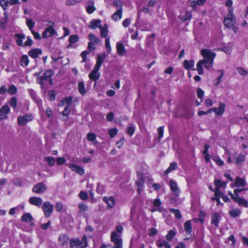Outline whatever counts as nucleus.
<instances>
[{
    "instance_id": "nucleus-1",
    "label": "nucleus",
    "mask_w": 248,
    "mask_h": 248,
    "mask_svg": "<svg viewBox=\"0 0 248 248\" xmlns=\"http://www.w3.org/2000/svg\"><path fill=\"white\" fill-rule=\"evenodd\" d=\"M201 53L204 58L200 60L197 64V70L199 74H203V65L206 69H210L212 67L214 60L216 57V54L208 49H202L201 50Z\"/></svg>"
},
{
    "instance_id": "nucleus-2",
    "label": "nucleus",
    "mask_w": 248,
    "mask_h": 248,
    "mask_svg": "<svg viewBox=\"0 0 248 248\" xmlns=\"http://www.w3.org/2000/svg\"><path fill=\"white\" fill-rule=\"evenodd\" d=\"M176 233L174 230H170L168 232L166 236V240L159 239L156 241V245L158 248H162L164 247L165 248H171V245L169 243L170 241L175 236Z\"/></svg>"
},
{
    "instance_id": "nucleus-3",
    "label": "nucleus",
    "mask_w": 248,
    "mask_h": 248,
    "mask_svg": "<svg viewBox=\"0 0 248 248\" xmlns=\"http://www.w3.org/2000/svg\"><path fill=\"white\" fill-rule=\"evenodd\" d=\"M53 75V72L52 70H47L45 72L43 76H40L37 78V82L41 85H43L44 83L46 82L52 84V80L51 77Z\"/></svg>"
},
{
    "instance_id": "nucleus-4",
    "label": "nucleus",
    "mask_w": 248,
    "mask_h": 248,
    "mask_svg": "<svg viewBox=\"0 0 248 248\" xmlns=\"http://www.w3.org/2000/svg\"><path fill=\"white\" fill-rule=\"evenodd\" d=\"M235 23V19L233 14V9L229 8L227 16L224 19V24L228 28L233 27Z\"/></svg>"
},
{
    "instance_id": "nucleus-5",
    "label": "nucleus",
    "mask_w": 248,
    "mask_h": 248,
    "mask_svg": "<svg viewBox=\"0 0 248 248\" xmlns=\"http://www.w3.org/2000/svg\"><path fill=\"white\" fill-rule=\"evenodd\" d=\"M111 241L114 244L113 248H122L123 241L120 234L116 232H112L111 233Z\"/></svg>"
},
{
    "instance_id": "nucleus-6",
    "label": "nucleus",
    "mask_w": 248,
    "mask_h": 248,
    "mask_svg": "<svg viewBox=\"0 0 248 248\" xmlns=\"http://www.w3.org/2000/svg\"><path fill=\"white\" fill-rule=\"evenodd\" d=\"M72 101V98L71 97H66L62 101L60 102L59 104V106L60 107L64 105H66V106L65 107L64 109L62 111V113L63 115L67 116L69 112V107L71 106Z\"/></svg>"
},
{
    "instance_id": "nucleus-7",
    "label": "nucleus",
    "mask_w": 248,
    "mask_h": 248,
    "mask_svg": "<svg viewBox=\"0 0 248 248\" xmlns=\"http://www.w3.org/2000/svg\"><path fill=\"white\" fill-rule=\"evenodd\" d=\"M50 25L46 27L43 32L42 35L44 38L51 37L56 33L54 28V23L53 22H50Z\"/></svg>"
},
{
    "instance_id": "nucleus-8",
    "label": "nucleus",
    "mask_w": 248,
    "mask_h": 248,
    "mask_svg": "<svg viewBox=\"0 0 248 248\" xmlns=\"http://www.w3.org/2000/svg\"><path fill=\"white\" fill-rule=\"evenodd\" d=\"M54 206L48 202H45L43 204L42 209L46 217H49L52 214Z\"/></svg>"
},
{
    "instance_id": "nucleus-9",
    "label": "nucleus",
    "mask_w": 248,
    "mask_h": 248,
    "mask_svg": "<svg viewBox=\"0 0 248 248\" xmlns=\"http://www.w3.org/2000/svg\"><path fill=\"white\" fill-rule=\"evenodd\" d=\"M32 119V116L30 114L19 116L17 118L18 124L20 125H24L29 122L31 121Z\"/></svg>"
},
{
    "instance_id": "nucleus-10",
    "label": "nucleus",
    "mask_w": 248,
    "mask_h": 248,
    "mask_svg": "<svg viewBox=\"0 0 248 248\" xmlns=\"http://www.w3.org/2000/svg\"><path fill=\"white\" fill-rule=\"evenodd\" d=\"M28 91L34 101L37 103L39 110H43L42 102L40 98L37 96L35 91L31 89H29Z\"/></svg>"
},
{
    "instance_id": "nucleus-11",
    "label": "nucleus",
    "mask_w": 248,
    "mask_h": 248,
    "mask_svg": "<svg viewBox=\"0 0 248 248\" xmlns=\"http://www.w3.org/2000/svg\"><path fill=\"white\" fill-rule=\"evenodd\" d=\"M169 186L173 194L176 196H178L179 195L180 190L178 187L177 183L171 179L169 181Z\"/></svg>"
},
{
    "instance_id": "nucleus-12",
    "label": "nucleus",
    "mask_w": 248,
    "mask_h": 248,
    "mask_svg": "<svg viewBox=\"0 0 248 248\" xmlns=\"http://www.w3.org/2000/svg\"><path fill=\"white\" fill-rule=\"evenodd\" d=\"M10 109L8 105L3 106L0 109V121L3 119H7V115L10 112Z\"/></svg>"
},
{
    "instance_id": "nucleus-13",
    "label": "nucleus",
    "mask_w": 248,
    "mask_h": 248,
    "mask_svg": "<svg viewBox=\"0 0 248 248\" xmlns=\"http://www.w3.org/2000/svg\"><path fill=\"white\" fill-rule=\"evenodd\" d=\"M46 190V186L43 183H39L36 184L33 187L32 190L36 193H41L44 192Z\"/></svg>"
},
{
    "instance_id": "nucleus-14",
    "label": "nucleus",
    "mask_w": 248,
    "mask_h": 248,
    "mask_svg": "<svg viewBox=\"0 0 248 248\" xmlns=\"http://www.w3.org/2000/svg\"><path fill=\"white\" fill-rule=\"evenodd\" d=\"M99 69L100 68L94 66L93 70L89 75L91 80L95 81L99 79L100 76V74L98 72Z\"/></svg>"
},
{
    "instance_id": "nucleus-15",
    "label": "nucleus",
    "mask_w": 248,
    "mask_h": 248,
    "mask_svg": "<svg viewBox=\"0 0 248 248\" xmlns=\"http://www.w3.org/2000/svg\"><path fill=\"white\" fill-rule=\"evenodd\" d=\"M226 105L224 103L220 102L218 108H214V112L216 115L221 116L225 112Z\"/></svg>"
},
{
    "instance_id": "nucleus-16",
    "label": "nucleus",
    "mask_w": 248,
    "mask_h": 248,
    "mask_svg": "<svg viewBox=\"0 0 248 248\" xmlns=\"http://www.w3.org/2000/svg\"><path fill=\"white\" fill-rule=\"evenodd\" d=\"M144 179L142 175H140L138 177V179L136 182V184L138 186V190L137 191L139 194H140L141 191L142 190L144 184Z\"/></svg>"
},
{
    "instance_id": "nucleus-17",
    "label": "nucleus",
    "mask_w": 248,
    "mask_h": 248,
    "mask_svg": "<svg viewBox=\"0 0 248 248\" xmlns=\"http://www.w3.org/2000/svg\"><path fill=\"white\" fill-rule=\"evenodd\" d=\"M103 201L107 204L108 208L111 209L114 206L115 200L114 197L105 196L103 198Z\"/></svg>"
},
{
    "instance_id": "nucleus-18",
    "label": "nucleus",
    "mask_w": 248,
    "mask_h": 248,
    "mask_svg": "<svg viewBox=\"0 0 248 248\" xmlns=\"http://www.w3.org/2000/svg\"><path fill=\"white\" fill-rule=\"evenodd\" d=\"M29 202L31 205L39 207L42 204L43 201L39 197H32L29 199Z\"/></svg>"
},
{
    "instance_id": "nucleus-19",
    "label": "nucleus",
    "mask_w": 248,
    "mask_h": 248,
    "mask_svg": "<svg viewBox=\"0 0 248 248\" xmlns=\"http://www.w3.org/2000/svg\"><path fill=\"white\" fill-rule=\"evenodd\" d=\"M21 219L23 222H29L31 226L34 225V223L32 222L33 217L30 213H26L24 214Z\"/></svg>"
},
{
    "instance_id": "nucleus-20",
    "label": "nucleus",
    "mask_w": 248,
    "mask_h": 248,
    "mask_svg": "<svg viewBox=\"0 0 248 248\" xmlns=\"http://www.w3.org/2000/svg\"><path fill=\"white\" fill-rule=\"evenodd\" d=\"M116 49L118 54L120 56L124 55L126 52V50L123 44L121 42L117 43Z\"/></svg>"
},
{
    "instance_id": "nucleus-21",
    "label": "nucleus",
    "mask_w": 248,
    "mask_h": 248,
    "mask_svg": "<svg viewBox=\"0 0 248 248\" xmlns=\"http://www.w3.org/2000/svg\"><path fill=\"white\" fill-rule=\"evenodd\" d=\"M220 217V215L218 213H214L211 217V224L217 227Z\"/></svg>"
},
{
    "instance_id": "nucleus-22",
    "label": "nucleus",
    "mask_w": 248,
    "mask_h": 248,
    "mask_svg": "<svg viewBox=\"0 0 248 248\" xmlns=\"http://www.w3.org/2000/svg\"><path fill=\"white\" fill-rule=\"evenodd\" d=\"M42 53L41 49L39 48L33 49L29 51V55L33 59L37 58Z\"/></svg>"
},
{
    "instance_id": "nucleus-23",
    "label": "nucleus",
    "mask_w": 248,
    "mask_h": 248,
    "mask_svg": "<svg viewBox=\"0 0 248 248\" xmlns=\"http://www.w3.org/2000/svg\"><path fill=\"white\" fill-rule=\"evenodd\" d=\"M192 16V13L191 12L186 11L185 12L184 14H181L179 16L180 20L182 22L186 21V20H189L191 19Z\"/></svg>"
},
{
    "instance_id": "nucleus-24",
    "label": "nucleus",
    "mask_w": 248,
    "mask_h": 248,
    "mask_svg": "<svg viewBox=\"0 0 248 248\" xmlns=\"http://www.w3.org/2000/svg\"><path fill=\"white\" fill-rule=\"evenodd\" d=\"M106 58V55L105 53H103L101 55H98L97 56V59L96 61V63L94 65V67L100 68L102 63L104 62V59Z\"/></svg>"
},
{
    "instance_id": "nucleus-25",
    "label": "nucleus",
    "mask_w": 248,
    "mask_h": 248,
    "mask_svg": "<svg viewBox=\"0 0 248 248\" xmlns=\"http://www.w3.org/2000/svg\"><path fill=\"white\" fill-rule=\"evenodd\" d=\"M123 13V9L122 8H120L117 10L114 14H113L112 16V18L114 21H116L120 20L122 16Z\"/></svg>"
},
{
    "instance_id": "nucleus-26",
    "label": "nucleus",
    "mask_w": 248,
    "mask_h": 248,
    "mask_svg": "<svg viewBox=\"0 0 248 248\" xmlns=\"http://www.w3.org/2000/svg\"><path fill=\"white\" fill-rule=\"evenodd\" d=\"M101 21L99 19H93L89 23V27L92 29H94L97 27L99 28L100 25H101Z\"/></svg>"
},
{
    "instance_id": "nucleus-27",
    "label": "nucleus",
    "mask_w": 248,
    "mask_h": 248,
    "mask_svg": "<svg viewBox=\"0 0 248 248\" xmlns=\"http://www.w3.org/2000/svg\"><path fill=\"white\" fill-rule=\"evenodd\" d=\"M246 183L244 179L239 177L235 179L234 186L235 187H241L246 185Z\"/></svg>"
},
{
    "instance_id": "nucleus-28",
    "label": "nucleus",
    "mask_w": 248,
    "mask_h": 248,
    "mask_svg": "<svg viewBox=\"0 0 248 248\" xmlns=\"http://www.w3.org/2000/svg\"><path fill=\"white\" fill-rule=\"evenodd\" d=\"M86 10L89 14H92L94 11L95 8L94 6L93 1L90 0L88 1L86 6Z\"/></svg>"
},
{
    "instance_id": "nucleus-29",
    "label": "nucleus",
    "mask_w": 248,
    "mask_h": 248,
    "mask_svg": "<svg viewBox=\"0 0 248 248\" xmlns=\"http://www.w3.org/2000/svg\"><path fill=\"white\" fill-rule=\"evenodd\" d=\"M99 29H100L101 31V37L103 38H107L108 32L107 25L105 24L103 27H102V25H100Z\"/></svg>"
},
{
    "instance_id": "nucleus-30",
    "label": "nucleus",
    "mask_w": 248,
    "mask_h": 248,
    "mask_svg": "<svg viewBox=\"0 0 248 248\" xmlns=\"http://www.w3.org/2000/svg\"><path fill=\"white\" fill-rule=\"evenodd\" d=\"M234 201L238 203L240 205H243L246 207H248V202L246 200L241 197H237L235 198V200Z\"/></svg>"
},
{
    "instance_id": "nucleus-31",
    "label": "nucleus",
    "mask_w": 248,
    "mask_h": 248,
    "mask_svg": "<svg viewBox=\"0 0 248 248\" xmlns=\"http://www.w3.org/2000/svg\"><path fill=\"white\" fill-rule=\"evenodd\" d=\"M215 185L216 186V189H220L221 187H226V183L224 182H221L220 180H216L214 182Z\"/></svg>"
},
{
    "instance_id": "nucleus-32",
    "label": "nucleus",
    "mask_w": 248,
    "mask_h": 248,
    "mask_svg": "<svg viewBox=\"0 0 248 248\" xmlns=\"http://www.w3.org/2000/svg\"><path fill=\"white\" fill-rule=\"evenodd\" d=\"M16 42L18 46H21L23 45V41L25 39V36L20 34H16Z\"/></svg>"
},
{
    "instance_id": "nucleus-33",
    "label": "nucleus",
    "mask_w": 248,
    "mask_h": 248,
    "mask_svg": "<svg viewBox=\"0 0 248 248\" xmlns=\"http://www.w3.org/2000/svg\"><path fill=\"white\" fill-rule=\"evenodd\" d=\"M87 246L88 243L87 241V237L84 235L80 241L78 240V247H80L81 248H84L87 247Z\"/></svg>"
},
{
    "instance_id": "nucleus-34",
    "label": "nucleus",
    "mask_w": 248,
    "mask_h": 248,
    "mask_svg": "<svg viewBox=\"0 0 248 248\" xmlns=\"http://www.w3.org/2000/svg\"><path fill=\"white\" fill-rule=\"evenodd\" d=\"M184 229L186 233L190 234L192 231V227L191 224V221L188 220L184 224Z\"/></svg>"
},
{
    "instance_id": "nucleus-35",
    "label": "nucleus",
    "mask_w": 248,
    "mask_h": 248,
    "mask_svg": "<svg viewBox=\"0 0 248 248\" xmlns=\"http://www.w3.org/2000/svg\"><path fill=\"white\" fill-rule=\"evenodd\" d=\"M194 61L193 60H190L188 61L187 60H185L184 62V66L185 69L188 70L194 66Z\"/></svg>"
},
{
    "instance_id": "nucleus-36",
    "label": "nucleus",
    "mask_w": 248,
    "mask_h": 248,
    "mask_svg": "<svg viewBox=\"0 0 248 248\" xmlns=\"http://www.w3.org/2000/svg\"><path fill=\"white\" fill-rule=\"evenodd\" d=\"M170 211L174 214L175 217L177 219H181L182 217V216L181 214L180 211L179 209H176L174 208H170Z\"/></svg>"
},
{
    "instance_id": "nucleus-37",
    "label": "nucleus",
    "mask_w": 248,
    "mask_h": 248,
    "mask_svg": "<svg viewBox=\"0 0 248 248\" xmlns=\"http://www.w3.org/2000/svg\"><path fill=\"white\" fill-rule=\"evenodd\" d=\"M177 168V164L176 162L171 163L169 168L165 170V173L168 174L172 170H175Z\"/></svg>"
},
{
    "instance_id": "nucleus-38",
    "label": "nucleus",
    "mask_w": 248,
    "mask_h": 248,
    "mask_svg": "<svg viewBox=\"0 0 248 248\" xmlns=\"http://www.w3.org/2000/svg\"><path fill=\"white\" fill-rule=\"evenodd\" d=\"M78 41V36L76 35H71L69 38V44L67 45L68 48L73 46V44Z\"/></svg>"
},
{
    "instance_id": "nucleus-39",
    "label": "nucleus",
    "mask_w": 248,
    "mask_h": 248,
    "mask_svg": "<svg viewBox=\"0 0 248 248\" xmlns=\"http://www.w3.org/2000/svg\"><path fill=\"white\" fill-rule=\"evenodd\" d=\"M89 39L90 40V42H93L95 44H99L100 42L99 39L91 33L89 34Z\"/></svg>"
},
{
    "instance_id": "nucleus-40",
    "label": "nucleus",
    "mask_w": 248,
    "mask_h": 248,
    "mask_svg": "<svg viewBox=\"0 0 248 248\" xmlns=\"http://www.w3.org/2000/svg\"><path fill=\"white\" fill-rule=\"evenodd\" d=\"M29 62V60L27 55H23L20 60V63L22 66H27Z\"/></svg>"
},
{
    "instance_id": "nucleus-41",
    "label": "nucleus",
    "mask_w": 248,
    "mask_h": 248,
    "mask_svg": "<svg viewBox=\"0 0 248 248\" xmlns=\"http://www.w3.org/2000/svg\"><path fill=\"white\" fill-rule=\"evenodd\" d=\"M219 72L220 73V75L217 78L214 80V85L216 86H217L220 82L221 79L224 75V71L222 70H219Z\"/></svg>"
},
{
    "instance_id": "nucleus-42",
    "label": "nucleus",
    "mask_w": 248,
    "mask_h": 248,
    "mask_svg": "<svg viewBox=\"0 0 248 248\" xmlns=\"http://www.w3.org/2000/svg\"><path fill=\"white\" fill-rule=\"evenodd\" d=\"M229 213L232 217H238L240 215V211L239 209L237 208L232 209L230 211Z\"/></svg>"
},
{
    "instance_id": "nucleus-43",
    "label": "nucleus",
    "mask_w": 248,
    "mask_h": 248,
    "mask_svg": "<svg viewBox=\"0 0 248 248\" xmlns=\"http://www.w3.org/2000/svg\"><path fill=\"white\" fill-rule=\"evenodd\" d=\"M7 92L10 94L14 95L17 92V88L14 85H12L9 87Z\"/></svg>"
},
{
    "instance_id": "nucleus-44",
    "label": "nucleus",
    "mask_w": 248,
    "mask_h": 248,
    "mask_svg": "<svg viewBox=\"0 0 248 248\" xmlns=\"http://www.w3.org/2000/svg\"><path fill=\"white\" fill-rule=\"evenodd\" d=\"M78 91L81 95H84L85 94L86 91L83 82H80L78 83Z\"/></svg>"
},
{
    "instance_id": "nucleus-45",
    "label": "nucleus",
    "mask_w": 248,
    "mask_h": 248,
    "mask_svg": "<svg viewBox=\"0 0 248 248\" xmlns=\"http://www.w3.org/2000/svg\"><path fill=\"white\" fill-rule=\"evenodd\" d=\"M44 159L47 162V164L50 166H53L55 162L54 158L51 156H46L45 157Z\"/></svg>"
},
{
    "instance_id": "nucleus-46",
    "label": "nucleus",
    "mask_w": 248,
    "mask_h": 248,
    "mask_svg": "<svg viewBox=\"0 0 248 248\" xmlns=\"http://www.w3.org/2000/svg\"><path fill=\"white\" fill-rule=\"evenodd\" d=\"M10 105L13 108H15L17 106V98L16 97H12L10 101Z\"/></svg>"
},
{
    "instance_id": "nucleus-47",
    "label": "nucleus",
    "mask_w": 248,
    "mask_h": 248,
    "mask_svg": "<svg viewBox=\"0 0 248 248\" xmlns=\"http://www.w3.org/2000/svg\"><path fill=\"white\" fill-rule=\"evenodd\" d=\"M26 24L31 31H33L34 26V22L31 19H29L26 21Z\"/></svg>"
},
{
    "instance_id": "nucleus-48",
    "label": "nucleus",
    "mask_w": 248,
    "mask_h": 248,
    "mask_svg": "<svg viewBox=\"0 0 248 248\" xmlns=\"http://www.w3.org/2000/svg\"><path fill=\"white\" fill-rule=\"evenodd\" d=\"M118 130L116 128H113L109 129L108 134L110 137L112 138H114L117 134Z\"/></svg>"
},
{
    "instance_id": "nucleus-49",
    "label": "nucleus",
    "mask_w": 248,
    "mask_h": 248,
    "mask_svg": "<svg viewBox=\"0 0 248 248\" xmlns=\"http://www.w3.org/2000/svg\"><path fill=\"white\" fill-rule=\"evenodd\" d=\"M68 240V237L65 235H61L59 237V241L62 245H64Z\"/></svg>"
},
{
    "instance_id": "nucleus-50",
    "label": "nucleus",
    "mask_w": 248,
    "mask_h": 248,
    "mask_svg": "<svg viewBox=\"0 0 248 248\" xmlns=\"http://www.w3.org/2000/svg\"><path fill=\"white\" fill-rule=\"evenodd\" d=\"M96 138V135L93 133H89L87 134V139L90 141H94Z\"/></svg>"
},
{
    "instance_id": "nucleus-51",
    "label": "nucleus",
    "mask_w": 248,
    "mask_h": 248,
    "mask_svg": "<svg viewBox=\"0 0 248 248\" xmlns=\"http://www.w3.org/2000/svg\"><path fill=\"white\" fill-rule=\"evenodd\" d=\"M78 196L82 200H86L88 198L87 193L83 191H81Z\"/></svg>"
},
{
    "instance_id": "nucleus-52",
    "label": "nucleus",
    "mask_w": 248,
    "mask_h": 248,
    "mask_svg": "<svg viewBox=\"0 0 248 248\" xmlns=\"http://www.w3.org/2000/svg\"><path fill=\"white\" fill-rule=\"evenodd\" d=\"M245 160V156L243 154H240L236 159V163L240 164Z\"/></svg>"
},
{
    "instance_id": "nucleus-53",
    "label": "nucleus",
    "mask_w": 248,
    "mask_h": 248,
    "mask_svg": "<svg viewBox=\"0 0 248 248\" xmlns=\"http://www.w3.org/2000/svg\"><path fill=\"white\" fill-rule=\"evenodd\" d=\"M197 96L199 98H200V99H202L203 96H204V91L201 88H199L197 89Z\"/></svg>"
},
{
    "instance_id": "nucleus-54",
    "label": "nucleus",
    "mask_w": 248,
    "mask_h": 248,
    "mask_svg": "<svg viewBox=\"0 0 248 248\" xmlns=\"http://www.w3.org/2000/svg\"><path fill=\"white\" fill-rule=\"evenodd\" d=\"M213 160L215 161L218 166H221L223 165L224 162L218 156H214Z\"/></svg>"
},
{
    "instance_id": "nucleus-55",
    "label": "nucleus",
    "mask_w": 248,
    "mask_h": 248,
    "mask_svg": "<svg viewBox=\"0 0 248 248\" xmlns=\"http://www.w3.org/2000/svg\"><path fill=\"white\" fill-rule=\"evenodd\" d=\"M135 132V127L132 126V125H131V126H128L127 128V133L130 135V136H132L133 135L134 133Z\"/></svg>"
},
{
    "instance_id": "nucleus-56",
    "label": "nucleus",
    "mask_w": 248,
    "mask_h": 248,
    "mask_svg": "<svg viewBox=\"0 0 248 248\" xmlns=\"http://www.w3.org/2000/svg\"><path fill=\"white\" fill-rule=\"evenodd\" d=\"M237 70L239 74L243 76L247 75L248 73V72L247 71L240 67H238Z\"/></svg>"
},
{
    "instance_id": "nucleus-57",
    "label": "nucleus",
    "mask_w": 248,
    "mask_h": 248,
    "mask_svg": "<svg viewBox=\"0 0 248 248\" xmlns=\"http://www.w3.org/2000/svg\"><path fill=\"white\" fill-rule=\"evenodd\" d=\"M48 96L51 101H53L55 99L56 94L54 90H50L48 92Z\"/></svg>"
},
{
    "instance_id": "nucleus-58",
    "label": "nucleus",
    "mask_w": 248,
    "mask_h": 248,
    "mask_svg": "<svg viewBox=\"0 0 248 248\" xmlns=\"http://www.w3.org/2000/svg\"><path fill=\"white\" fill-rule=\"evenodd\" d=\"M70 248H78V240L76 239H71L70 240Z\"/></svg>"
},
{
    "instance_id": "nucleus-59",
    "label": "nucleus",
    "mask_w": 248,
    "mask_h": 248,
    "mask_svg": "<svg viewBox=\"0 0 248 248\" xmlns=\"http://www.w3.org/2000/svg\"><path fill=\"white\" fill-rule=\"evenodd\" d=\"M0 5L5 10L8 5V0H0Z\"/></svg>"
},
{
    "instance_id": "nucleus-60",
    "label": "nucleus",
    "mask_w": 248,
    "mask_h": 248,
    "mask_svg": "<svg viewBox=\"0 0 248 248\" xmlns=\"http://www.w3.org/2000/svg\"><path fill=\"white\" fill-rule=\"evenodd\" d=\"M113 4L114 6L117 7H120V8H122V2L121 0H113Z\"/></svg>"
},
{
    "instance_id": "nucleus-61",
    "label": "nucleus",
    "mask_w": 248,
    "mask_h": 248,
    "mask_svg": "<svg viewBox=\"0 0 248 248\" xmlns=\"http://www.w3.org/2000/svg\"><path fill=\"white\" fill-rule=\"evenodd\" d=\"M78 206L81 212L86 211L88 209V206L83 203H79Z\"/></svg>"
},
{
    "instance_id": "nucleus-62",
    "label": "nucleus",
    "mask_w": 248,
    "mask_h": 248,
    "mask_svg": "<svg viewBox=\"0 0 248 248\" xmlns=\"http://www.w3.org/2000/svg\"><path fill=\"white\" fill-rule=\"evenodd\" d=\"M66 162V159L63 157H58L56 159V163L58 165H61L64 164Z\"/></svg>"
},
{
    "instance_id": "nucleus-63",
    "label": "nucleus",
    "mask_w": 248,
    "mask_h": 248,
    "mask_svg": "<svg viewBox=\"0 0 248 248\" xmlns=\"http://www.w3.org/2000/svg\"><path fill=\"white\" fill-rule=\"evenodd\" d=\"M67 166L69 167V168L73 171L75 172H78V165L76 164H66Z\"/></svg>"
},
{
    "instance_id": "nucleus-64",
    "label": "nucleus",
    "mask_w": 248,
    "mask_h": 248,
    "mask_svg": "<svg viewBox=\"0 0 248 248\" xmlns=\"http://www.w3.org/2000/svg\"><path fill=\"white\" fill-rule=\"evenodd\" d=\"M56 210L58 212H62L63 209V205L61 202H57L55 206Z\"/></svg>"
}]
</instances>
